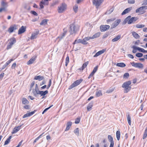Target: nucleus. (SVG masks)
<instances>
[{
	"label": "nucleus",
	"instance_id": "f257e3e1",
	"mask_svg": "<svg viewBox=\"0 0 147 147\" xmlns=\"http://www.w3.org/2000/svg\"><path fill=\"white\" fill-rule=\"evenodd\" d=\"M79 29V28L78 26H76L74 24H71L70 25L69 32L71 35L76 34Z\"/></svg>",
	"mask_w": 147,
	"mask_h": 147
},
{
	"label": "nucleus",
	"instance_id": "f03ea898",
	"mask_svg": "<svg viewBox=\"0 0 147 147\" xmlns=\"http://www.w3.org/2000/svg\"><path fill=\"white\" fill-rule=\"evenodd\" d=\"M83 81V79L81 78L77 80L74 82L69 87V89H71L73 88L78 86L80 84L81 82Z\"/></svg>",
	"mask_w": 147,
	"mask_h": 147
},
{
	"label": "nucleus",
	"instance_id": "7ed1b4c3",
	"mask_svg": "<svg viewBox=\"0 0 147 147\" xmlns=\"http://www.w3.org/2000/svg\"><path fill=\"white\" fill-rule=\"evenodd\" d=\"M36 93L34 95V96L36 97L38 95H40L41 96H42V99L44 98H45V95L48 93V92L47 90H46L45 91H36Z\"/></svg>",
	"mask_w": 147,
	"mask_h": 147
},
{
	"label": "nucleus",
	"instance_id": "20e7f679",
	"mask_svg": "<svg viewBox=\"0 0 147 147\" xmlns=\"http://www.w3.org/2000/svg\"><path fill=\"white\" fill-rule=\"evenodd\" d=\"M147 9V6H142L136 10V13L140 12L141 14L144 13L145 12V10Z\"/></svg>",
	"mask_w": 147,
	"mask_h": 147
},
{
	"label": "nucleus",
	"instance_id": "39448f33",
	"mask_svg": "<svg viewBox=\"0 0 147 147\" xmlns=\"http://www.w3.org/2000/svg\"><path fill=\"white\" fill-rule=\"evenodd\" d=\"M16 42V39L14 37L11 38L10 39V42L7 47V49L8 50L11 48L12 45Z\"/></svg>",
	"mask_w": 147,
	"mask_h": 147
},
{
	"label": "nucleus",
	"instance_id": "423d86ee",
	"mask_svg": "<svg viewBox=\"0 0 147 147\" xmlns=\"http://www.w3.org/2000/svg\"><path fill=\"white\" fill-rule=\"evenodd\" d=\"M66 5L64 3H62L61 5L58 7V12L61 13H62L66 8Z\"/></svg>",
	"mask_w": 147,
	"mask_h": 147
},
{
	"label": "nucleus",
	"instance_id": "0eeeda50",
	"mask_svg": "<svg viewBox=\"0 0 147 147\" xmlns=\"http://www.w3.org/2000/svg\"><path fill=\"white\" fill-rule=\"evenodd\" d=\"M110 27V26L108 25H101L100 26V31L103 32L107 30Z\"/></svg>",
	"mask_w": 147,
	"mask_h": 147
},
{
	"label": "nucleus",
	"instance_id": "6e6552de",
	"mask_svg": "<svg viewBox=\"0 0 147 147\" xmlns=\"http://www.w3.org/2000/svg\"><path fill=\"white\" fill-rule=\"evenodd\" d=\"M103 1V0H92V3L97 8L100 6Z\"/></svg>",
	"mask_w": 147,
	"mask_h": 147
},
{
	"label": "nucleus",
	"instance_id": "1a4fd4ad",
	"mask_svg": "<svg viewBox=\"0 0 147 147\" xmlns=\"http://www.w3.org/2000/svg\"><path fill=\"white\" fill-rule=\"evenodd\" d=\"M121 22L120 19H117L111 25V29H112L116 27Z\"/></svg>",
	"mask_w": 147,
	"mask_h": 147
},
{
	"label": "nucleus",
	"instance_id": "9d476101",
	"mask_svg": "<svg viewBox=\"0 0 147 147\" xmlns=\"http://www.w3.org/2000/svg\"><path fill=\"white\" fill-rule=\"evenodd\" d=\"M18 28V25L14 24L12 26H11L10 27L8 30V31L10 33L12 32L14 30H16Z\"/></svg>",
	"mask_w": 147,
	"mask_h": 147
},
{
	"label": "nucleus",
	"instance_id": "9b49d317",
	"mask_svg": "<svg viewBox=\"0 0 147 147\" xmlns=\"http://www.w3.org/2000/svg\"><path fill=\"white\" fill-rule=\"evenodd\" d=\"M22 125L15 127L13 129L11 133L13 134H15L18 131L21 129V127L22 126Z\"/></svg>",
	"mask_w": 147,
	"mask_h": 147
},
{
	"label": "nucleus",
	"instance_id": "f8f14e48",
	"mask_svg": "<svg viewBox=\"0 0 147 147\" xmlns=\"http://www.w3.org/2000/svg\"><path fill=\"white\" fill-rule=\"evenodd\" d=\"M138 19V18L136 17H132L131 18L129 19L127 22V23L128 24H131L133 23H134Z\"/></svg>",
	"mask_w": 147,
	"mask_h": 147
},
{
	"label": "nucleus",
	"instance_id": "ddd939ff",
	"mask_svg": "<svg viewBox=\"0 0 147 147\" xmlns=\"http://www.w3.org/2000/svg\"><path fill=\"white\" fill-rule=\"evenodd\" d=\"M26 26H22L20 28L18 31V34H20L24 33L26 31Z\"/></svg>",
	"mask_w": 147,
	"mask_h": 147
},
{
	"label": "nucleus",
	"instance_id": "4468645a",
	"mask_svg": "<svg viewBox=\"0 0 147 147\" xmlns=\"http://www.w3.org/2000/svg\"><path fill=\"white\" fill-rule=\"evenodd\" d=\"M90 39V37H86L83 39H82V44L84 45H86L88 44V43L86 41Z\"/></svg>",
	"mask_w": 147,
	"mask_h": 147
},
{
	"label": "nucleus",
	"instance_id": "2eb2a0df",
	"mask_svg": "<svg viewBox=\"0 0 147 147\" xmlns=\"http://www.w3.org/2000/svg\"><path fill=\"white\" fill-rule=\"evenodd\" d=\"M133 47L134 48L137 49V50L139 51L140 52L144 53H147V51L145 50L143 48L136 46H134Z\"/></svg>",
	"mask_w": 147,
	"mask_h": 147
},
{
	"label": "nucleus",
	"instance_id": "dca6fc26",
	"mask_svg": "<svg viewBox=\"0 0 147 147\" xmlns=\"http://www.w3.org/2000/svg\"><path fill=\"white\" fill-rule=\"evenodd\" d=\"M63 32L60 35V36L58 37L57 38H59L60 40L62 39L65 35L67 32V31L65 30V28L63 29Z\"/></svg>",
	"mask_w": 147,
	"mask_h": 147
},
{
	"label": "nucleus",
	"instance_id": "f3484780",
	"mask_svg": "<svg viewBox=\"0 0 147 147\" xmlns=\"http://www.w3.org/2000/svg\"><path fill=\"white\" fill-rule=\"evenodd\" d=\"M131 82L130 81H129L124 83L122 85V87L123 88H126L128 87H129V85L131 84Z\"/></svg>",
	"mask_w": 147,
	"mask_h": 147
},
{
	"label": "nucleus",
	"instance_id": "a211bd4d",
	"mask_svg": "<svg viewBox=\"0 0 147 147\" xmlns=\"http://www.w3.org/2000/svg\"><path fill=\"white\" fill-rule=\"evenodd\" d=\"M39 33V31L38 30H36V32L32 33L31 36V39H33L36 38V36Z\"/></svg>",
	"mask_w": 147,
	"mask_h": 147
},
{
	"label": "nucleus",
	"instance_id": "6ab92c4d",
	"mask_svg": "<svg viewBox=\"0 0 147 147\" xmlns=\"http://www.w3.org/2000/svg\"><path fill=\"white\" fill-rule=\"evenodd\" d=\"M105 51V50L103 49L101 50L100 51L97 52L95 54L94 56V57H96L98 56L101 55V54L103 53Z\"/></svg>",
	"mask_w": 147,
	"mask_h": 147
},
{
	"label": "nucleus",
	"instance_id": "aec40b11",
	"mask_svg": "<svg viewBox=\"0 0 147 147\" xmlns=\"http://www.w3.org/2000/svg\"><path fill=\"white\" fill-rule=\"evenodd\" d=\"M121 38V35H118L116 36L114 38L112 39L111 41L113 42H114L117 41L120 39Z\"/></svg>",
	"mask_w": 147,
	"mask_h": 147
},
{
	"label": "nucleus",
	"instance_id": "412c9836",
	"mask_svg": "<svg viewBox=\"0 0 147 147\" xmlns=\"http://www.w3.org/2000/svg\"><path fill=\"white\" fill-rule=\"evenodd\" d=\"M131 7H129L126 9H125L124 11L121 13V14L122 15H123L125 14L126 13H129L131 10Z\"/></svg>",
	"mask_w": 147,
	"mask_h": 147
},
{
	"label": "nucleus",
	"instance_id": "4be33fe9",
	"mask_svg": "<svg viewBox=\"0 0 147 147\" xmlns=\"http://www.w3.org/2000/svg\"><path fill=\"white\" fill-rule=\"evenodd\" d=\"M45 78L43 76H36L34 78V80H38L39 81L43 80Z\"/></svg>",
	"mask_w": 147,
	"mask_h": 147
},
{
	"label": "nucleus",
	"instance_id": "5701e85b",
	"mask_svg": "<svg viewBox=\"0 0 147 147\" xmlns=\"http://www.w3.org/2000/svg\"><path fill=\"white\" fill-rule=\"evenodd\" d=\"M100 33L98 32L94 34L92 37H90V39H93L98 37L100 35Z\"/></svg>",
	"mask_w": 147,
	"mask_h": 147
},
{
	"label": "nucleus",
	"instance_id": "b1692460",
	"mask_svg": "<svg viewBox=\"0 0 147 147\" xmlns=\"http://www.w3.org/2000/svg\"><path fill=\"white\" fill-rule=\"evenodd\" d=\"M89 62L88 61H86L85 63H84L82 67L80 68H79V70H83L85 68L86 66H87V65L88 64Z\"/></svg>",
	"mask_w": 147,
	"mask_h": 147
},
{
	"label": "nucleus",
	"instance_id": "393cba45",
	"mask_svg": "<svg viewBox=\"0 0 147 147\" xmlns=\"http://www.w3.org/2000/svg\"><path fill=\"white\" fill-rule=\"evenodd\" d=\"M39 90L38 88L37 84H36L35 86L34 89H33L32 90V93L34 95L36 93V91H38Z\"/></svg>",
	"mask_w": 147,
	"mask_h": 147
},
{
	"label": "nucleus",
	"instance_id": "a878e982",
	"mask_svg": "<svg viewBox=\"0 0 147 147\" xmlns=\"http://www.w3.org/2000/svg\"><path fill=\"white\" fill-rule=\"evenodd\" d=\"M72 125V122L71 121L68 122L67 124V127L65 129V131H68L69 130L71 126Z\"/></svg>",
	"mask_w": 147,
	"mask_h": 147
},
{
	"label": "nucleus",
	"instance_id": "bb28decb",
	"mask_svg": "<svg viewBox=\"0 0 147 147\" xmlns=\"http://www.w3.org/2000/svg\"><path fill=\"white\" fill-rule=\"evenodd\" d=\"M44 5H48V3H45L42 0L39 3V5L40 7V9H43L44 7Z\"/></svg>",
	"mask_w": 147,
	"mask_h": 147
},
{
	"label": "nucleus",
	"instance_id": "cd10ccee",
	"mask_svg": "<svg viewBox=\"0 0 147 147\" xmlns=\"http://www.w3.org/2000/svg\"><path fill=\"white\" fill-rule=\"evenodd\" d=\"M93 104V102H91L87 106V109L88 111H90L92 109Z\"/></svg>",
	"mask_w": 147,
	"mask_h": 147
},
{
	"label": "nucleus",
	"instance_id": "c85d7f7f",
	"mask_svg": "<svg viewBox=\"0 0 147 147\" xmlns=\"http://www.w3.org/2000/svg\"><path fill=\"white\" fill-rule=\"evenodd\" d=\"M49 20L47 19H44L40 23V25L45 26L47 24V23Z\"/></svg>",
	"mask_w": 147,
	"mask_h": 147
},
{
	"label": "nucleus",
	"instance_id": "c756f323",
	"mask_svg": "<svg viewBox=\"0 0 147 147\" xmlns=\"http://www.w3.org/2000/svg\"><path fill=\"white\" fill-rule=\"evenodd\" d=\"M1 5L2 7L5 8H7L8 6L7 3L3 1L1 2Z\"/></svg>",
	"mask_w": 147,
	"mask_h": 147
},
{
	"label": "nucleus",
	"instance_id": "7c9ffc66",
	"mask_svg": "<svg viewBox=\"0 0 147 147\" xmlns=\"http://www.w3.org/2000/svg\"><path fill=\"white\" fill-rule=\"evenodd\" d=\"M22 102L23 104L26 105L28 104L29 102L26 98H23L22 99Z\"/></svg>",
	"mask_w": 147,
	"mask_h": 147
},
{
	"label": "nucleus",
	"instance_id": "2f4dec72",
	"mask_svg": "<svg viewBox=\"0 0 147 147\" xmlns=\"http://www.w3.org/2000/svg\"><path fill=\"white\" fill-rule=\"evenodd\" d=\"M35 58H32L27 62V64L30 65L32 64L35 61Z\"/></svg>",
	"mask_w": 147,
	"mask_h": 147
},
{
	"label": "nucleus",
	"instance_id": "473e14b6",
	"mask_svg": "<svg viewBox=\"0 0 147 147\" xmlns=\"http://www.w3.org/2000/svg\"><path fill=\"white\" fill-rule=\"evenodd\" d=\"M116 66L121 67H123L126 66L125 64L123 63H119L116 64Z\"/></svg>",
	"mask_w": 147,
	"mask_h": 147
},
{
	"label": "nucleus",
	"instance_id": "72a5a7b5",
	"mask_svg": "<svg viewBox=\"0 0 147 147\" xmlns=\"http://www.w3.org/2000/svg\"><path fill=\"white\" fill-rule=\"evenodd\" d=\"M131 16H127L125 19L124 20V21L122 22V24L123 25H125L127 22L129 20V19L130 18Z\"/></svg>",
	"mask_w": 147,
	"mask_h": 147
},
{
	"label": "nucleus",
	"instance_id": "f704fd0d",
	"mask_svg": "<svg viewBox=\"0 0 147 147\" xmlns=\"http://www.w3.org/2000/svg\"><path fill=\"white\" fill-rule=\"evenodd\" d=\"M12 138L11 136H10L6 140L4 143V145L7 144L10 142V140Z\"/></svg>",
	"mask_w": 147,
	"mask_h": 147
},
{
	"label": "nucleus",
	"instance_id": "c9c22d12",
	"mask_svg": "<svg viewBox=\"0 0 147 147\" xmlns=\"http://www.w3.org/2000/svg\"><path fill=\"white\" fill-rule=\"evenodd\" d=\"M102 95V91L100 90H97L96 93V97H99Z\"/></svg>",
	"mask_w": 147,
	"mask_h": 147
},
{
	"label": "nucleus",
	"instance_id": "e433bc0d",
	"mask_svg": "<svg viewBox=\"0 0 147 147\" xmlns=\"http://www.w3.org/2000/svg\"><path fill=\"white\" fill-rule=\"evenodd\" d=\"M116 137L117 140L118 141L119 140L120 137V132L119 131H117L116 133Z\"/></svg>",
	"mask_w": 147,
	"mask_h": 147
},
{
	"label": "nucleus",
	"instance_id": "4c0bfd02",
	"mask_svg": "<svg viewBox=\"0 0 147 147\" xmlns=\"http://www.w3.org/2000/svg\"><path fill=\"white\" fill-rule=\"evenodd\" d=\"M132 34L133 36L136 38H138L140 37L139 35L136 32H132Z\"/></svg>",
	"mask_w": 147,
	"mask_h": 147
},
{
	"label": "nucleus",
	"instance_id": "58836bf2",
	"mask_svg": "<svg viewBox=\"0 0 147 147\" xmlns=\"http://www.w3.org/2000/svg\"><path fill=\"white\" fill-rule=\"evenodd\" d=\"M147 136V127L145 128L144 131L143 136V139H145Z\"/></svg>",
	"mask_w": 147,
	"mask_h": 147
},
{
	"label": "nucleus",
	"instance_id": "ea45409f",
	"mask_svg": "<svg viewBox=\"0 0 147 147\" xmlns=\"http://www.w3.org/2000/svg\"><path fill=\"white\" fill-rule=\"evenodd\" d=\"M108 138L109 141L111 142V143H113L114 142L113 139L112 137L110 135H109L108 136Z\"/></svg>",
	"mask_w": 147,
	"mask_h": 147
},
{
	"label": "nucleus",
	"instance_id": "a19ab883",
	"mask_svg": "<svg viewBox=\"0 0 147 147\" xmlns=\"http://www.w3.org/2000/svg\"><path fill=\"white\" fill-rule=\"evenodd\" d=\"M82 39H76V40L74 42H73V44L74 45L76 44L79 43H82Z\"/></svg>",
	"mask_w": 147,
	"mask_h": 147
},
{
	"label": "nucleus",
	"instance_id": "79ce46f5",
	"mask_svg": "<svg viewBox=\"0 0 147 147\" xmlns=\"http://www.w3.org/2000/svg\"><path fill=\"white\" fill-rule=\"evenodd\" d=\"M131 86L128 87L126 88H124V92L125 93H127L131 89Z\"/></svg>",
	"mask_w": 147,
	"mask_h": 147
},
{
	"label": "nucleus",
	"instance_id": "37998d69",
	"mask_svg": "<svg viewBox=\"0 0 147 147\" xmlns=\"http://www.w3.org/2000/svg\"><path fill=\"white\" fill-rule=\"evenodd\" d=\"M144 67V65L142 63H137L136 68H143Z\"/></svg>",
	"mask_w": 147,
	"mask_h": 147
},
{
	"label": "nucleus",
	"instance_id": "c03bdc74",
	"mask_svg": "<svg viewBox=\"0 0 147 147\" xmlns=\"http://www.w3.org/2000/svg\"><path fill=\"white\" fill-rule=\"evenodd\" d=\"M115 19V18H111L110 19L107 20L106 21L107 24H109L110 22L114 21Z\"/></svg>",
	"mask_w": 147,
	"mask_h": 147
},
{
	"label": "nucleus",
	"instance_id": "a18cd8bd",
	"mask_svg": "<svg viewBox=\"0 0 147 147\" xmlns=\"http://www.w3.org/2000/svg\"><path fill=\"white\" fill-rule=\"evenodd\" d=\"M78 5L77 4H75V5L73 7V9L74 11L76 13L78 11Z\"/></svg>",
	"mask_w": 147,
	"mask_h": 147
},
{
	"label": "nucleus",
	"instance_id": "49530a36",
	"mask_svg": "<svg viewBox=\"0 0 147 147\" xmlns=\"http://www.w3.org/2000/svg\"><path fill=\"white\" fill-rule=\"evenodd\" d=\"M98 66H96L93 69L92 71L91 72L92 74H93L94 75V74L98 70Z\"/></svg>",
	"mask_w": 147,
	"mask_h": 147
},
{
	"label": "nucleus",
	"instance_id": "de8ad7c7",
	"mask_svg": "<svg viewBox=\"0 0 147 147\" xmlns=\"http://www.w3.org/2000/svg\"><path fill=\"white\" fill-rule=\"evenodd\" d=\"M127 120L128 123L129 124V125H131V118L130 117V115L128 114L127 116Z\"/></svg>",
	"mask_w": 147,
	"mask_h": 147
},
{
	"label": "nucleus",
	"instance_id": "09e8293b",
	"mask_svg": "<svg viewBox=\"0 0 147 147\" xmlns=\"http://www.w3.org/2000/svg\"><path fill=\"white\" fill-rule=\"evenodd\" d=\"M74 133L77 135H79V130L78 128H77L74 131Z\"/></svg>",
	"mask_w": 147,
	"mask_h": 147
},
{
	"label": "nucleus",
	"instance_id": "8fccbe9b",
	"mask_svg": "<svg viewBox=\"0 0 147 147\" xmlns=\"http://www.w3.org/2000/svg\"><path fill=\"white\" fill-rule=\"evenodd\" d=\"M136 27L137 28H140L144 27L145 25L144 24H138L136 25Z\"/></svg>",
	"mask_w": 147,
	"mask_h": 147
},
{
	"label": "nucleus",
	"instance_id": "3c124183",
	"mask_svg": "<svg viewBox=\"0 0 147 147\" xmlns=\"http://www.w3.org/2000/svg\"><path fill=\"white\" fill-rule=\"evenodd\" d=\"M136 57H141L143 56V54L141 53H138L136 54Z\"/></svg>",
	"mask_w": 147,
	"mask_h": 147
},
{
	"label": "nucleus",
	"instance_id": "603ef678",
	"mask_svg": "<svg viewBox=\"0 0 147 147\" xmlns=\"http://www.w3.org/2000/svg\"><path fill=\"white\" fill-rule=\"evenodd\" d=\"M114 90V88H110L106 92L107 93H110L113 92Z\"/></svg>",
	"mask_w": 147,
	"mask_h": 147
},
{
	"label": "nucleus",
	"instance_id": "864d4df0",
	"mask_svg": "<svg viewBox=\"0 0 147 147\" xmlns=\"http://www.w3.org/2000/svg\"><path fill=\"white\" fill-rule=\"evenodd\" d=\"M80 118H77L76 119L75 123L76 124H78L79 123L80 121Z\"/></svg>",
	"mask_w": 147,
	"mask_h": 147
},
{
	"label": "nucleus",
	"instance_id": "5fc2aeb1",
	"mask_svg": "<svg viewBox=\"0 0 147 147\" xmlns=\"http://www.w3.org/2000/svg\"><path fill=\"white\" fill-rule=\"evenodd\" d=\"M13 59H11L7 61L6 63L5 64L7 66L9 64L11 61H13Z\"/></svg>",
	"mask_w": 147,
	"mask_h": 147
},
{
	"label": "nucleus",
	"instance_id": "6e6d98bb",
	"mask_svg": "<svg viewBox=\"0 0 147 147\" xmlns=\"http://www.w3.org/2000/svg\"><path fill=\"white\" fill-rule=\"evenodd\" d=\"M129 76V74L128 73H125L124 74L123 77V78H127V77Z\"/></svg>",
	"mask_w": 147,
	"mask_h": 147
},
{
	"label": "nucleus",
	"instance_id": "4d7b16f0",
	"mask_svg": "<svg viewBox=\"0 0 147 147\" xmlns=\"http://www.w3.org/2000/svg\"><path fill=\"white\" fill-rule=\"evenodd\" d=\"M30 13L35 16H37L38 15L37 13L35 11H31Z\"/></svg>",
	"mask_w": 147,
	"mask_h": 147
},
{
	"label": "nucleus",
	"instance_id": "13d9d810",
	"mask_svg": "<svg viewBox=\"0 0 147 147\" xmlns=\"http://www.w3.org/2000/svg\"><path fill=\"white\" fill-rule=\"evenodd\" d=\"M135 2V0H128V2L129 4H134Z\"/></svg>",
	"mask_w": 147,
	"mask_h": 147
},
{
	"label": "nucleus",
	"instance_id": "bf43d9fd",
	"mask_svg": "<svg viewBox=\"0 0 147 147\" xmlns=\"http://www.w3.org/2000/svg\"><path fill=\"white\" fill-rule=\"evenodd\" d=\"M130 64L132 66L136 67L137 63H135L133 62H131Z\"/></svg>",
	"mask_w": 147,
	"mask_h": 147
},
{
	"label": "nucleus",
	"instance_id": "052dcab7",
	"mask_svg": "<svg viewBox=\"0 0 147 147\" xmlns=\"http://www.w3.org/2000/svg\"><path fill=\"white\" fill-rule=\"evenodd\" d=\"M30 117L28 113H27L26 114H24L23 116V118H24L27 117Z\"/></svg>",
	"mask_w": 147,
	"mask_h": 147
},
{
	"label": "nucleus",
	"instance_id": "680f3d73",
	"mask_svg": "<svg viewBox=\"0 0 147 147\" xmlns=\"http://www.w3.org/2000/svg\"><path fill=\"white\" fill-rule=\"evenodd\" d=\"M36 111V110H34V111H32L28 113V114L30 116L32 115Z\"/></svg>",
	"mask_w": 147,
	"mask_h": 147
},
{
	"label": "nucleus",
	"instance_id": "e2e57ef3",
	"mask_svg": "<svg viewBox=\"0 0 147 147\" xmlns=\"http://www.w3.org/2000/svg\"><path fill=\"white\" fill-rule=\"evenodd\" d=\"M114 8L113 7H112L109 10V14L111 13L114 10Z\"/></svg>",
	"mask_w": 147,
	"mask_h": 147
},
{
	"label": "nucleus",
	"instance_id": "0e129e2a",
	"mask_svg": "<svg viewBox=\"0 0 147 147\" xmlns=\"http://www.w3.org/2000/svg\"><path fill=\"white\" fill-rule=\"evenodd\" d=\"M4 75V73H2L0 74V80H2L3 77Z\"/></svg>",
	"mask_w": 147,
	"mask_h": 147
},
{
	"label": "nucleus",
	"instance_id": "69168bd1",
	"mask_svg": "<svg viewBox=\"0 0 147 147\" xmlns=\"http://www.w3.org/2000/svg\"><path fill=\"white\" fill-rule=\"evenodd\" d=\"M6 8L1 7L0 8V12H1L3 11H6Z\"/></svg>",
	"mask_w": 147,
	"mask_h": 147
},
{
	"label": "nucleus",
	"instance_id": "338daca9",
	"mask_svg": "<svg viewBox=\"0 0 147 147\" xmlns=\"http://www.w3.org/2000/svg\"><path fill=\"white\" fill-rule=\"evenodd\" d=\"M53 106V105H52L49 107L46 108L44 110V111H45V112L49 109H50L51 107H52Z\"/></svg>",
	"mask_w": 147,
	"mask_h": 147
},
{
	"label": "nucleus",
	"instance_id": "774afa93",
	"mask_svg": "<svg viewBox=\"0 0 147 147\" xmlns=\"http://www.w3.org/2000/svg\"><path fill=\"white\" fill-rule=\"evenodd\" d=\"M127 56L130 58L131 59H133L134 58V56L131 54H128L127 55Z\"/></svg>",
	"mask_w": 147,
	"mask_h": 147
}]
</instances>
